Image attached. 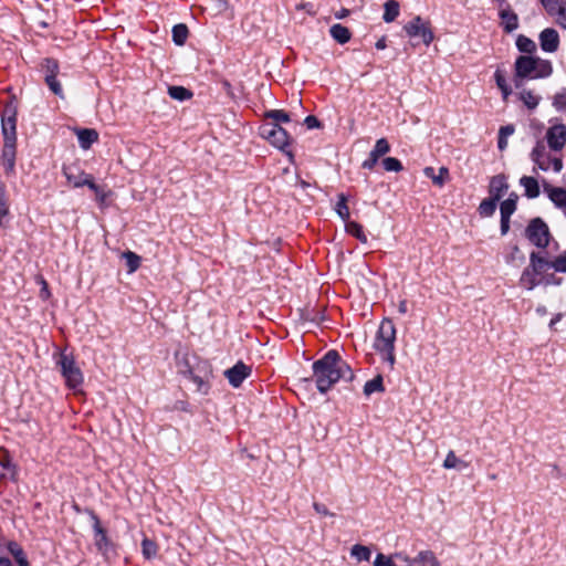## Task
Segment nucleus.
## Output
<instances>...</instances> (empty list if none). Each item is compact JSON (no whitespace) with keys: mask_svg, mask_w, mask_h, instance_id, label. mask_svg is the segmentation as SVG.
Wrapping results in <instances>:
<instances>
[{"mask_svg":"<svg viewBox=\"0 0 566 566\" xmlns=\"http://www.w3.org/2000/svg\"><path fill=\"white\" fill-rule=\"evenodd\" d=\"M396 327L390 318H384L376 333L374 349L387 361L390 368L396 363L395 356Z\"/></svg>","mask_w":566,"mask_h":566,"instance_id":"obj_3","label":"nucleus"},{"mask_svg":"<svg viewBox=\"0 0 566 566\" xmlns=\"http://www.w3.org/2000/svg\"><path fill=\"white\" fill-rule=\"evenodd\" d=\"M553 106L558 112L566 111V88H563L560 92L554 95Z\"/></svg>","mask_w":566,"mask_h":566,"instance_id":"obj_45","label":"nucleus"},{"mask_svg":"<svg viewBox=\"0 0 566 566\" xmlns=\"http://www.w3.org/2000/svg\"><path fill=\"white\" fill-rule=\"evenodd\" d=\"M514 132H515L514 126L510 124V125L501 126L500 130H499V135L504 138H507L509 136L513 135Z\"/></svg>","mask_w":566,"mask_h":566,"instance_id":"obj_56","label":"nucleus"},{"mask_svg":"<svg viewBox=\"0 0 566 566\" xmlns=\"http://www.w3.org/2000/svg\"><path fill=\"white\" fill-rule=\"evenodd\" d=\"M172 41L177 45H184L187 41L189 30L186 24L179 23L172 27Z\"/></svg>","mask_w":566,"mask_h":566,"instance_id":"obj_32","label":"nucleus"},{"mask_svg":"<svg viewBox=\"0 0 566 566\" xmlns=\"http://www.w3.org/2000/svg\"><path fill=\"white\" fill-rule=\"evenodd\" d=\"M389 151L390 145L388 140L385 137L379 138L376 142L374 148L370 150L368 158L363 161L361 168L373 170L377 165L379 158L385 156Z\"/></svg>","mask_w":566,"mask_h":566,"instance_id":"obj_11","label":"nucleus"},{"mask_svg":"<svg viewBox=\"0 0 566 566\" xmlns=\"http://www.w3.org/2000/svg\"><path fill=\"white\" fill-rule=\"evenodd\" d=\"M402 29L410 39L420 38L426 46H429L434 40L431 22L420 15L413 17Z\"/></svg>","mask_w":566,"mask_h":566,"instance_id":"obj_9","label":"nucleus"},{"mask_svg":"<svg viewBox=\"0 0 566 566\" xmlns=\"http://www.w3.org/2000/svg\"><path fill=\"white\" fill-rule=\"evenodd\" d=\"M524 235L531 244L538 249H546L552 239L548 226L539 217L530 220L525 228Z\"/></svg>","mask_w":566,"mask_h":566,"instance_id":"obj_6","label":"nucleus"},{"mask_svg":"<svg viewBox=\"0 0 566 566\" xmlns=\"http://www.w3.org/2000/svg\"><path fill=\"white\" fill-rule=\"evenodd\" d=\"M520 99L525 104V106L530 109H534L537 107L539 103V97L534 95L532 91L522 90L520 92Z\"/></svg>","mask_w":566,"mask_h":566,"instance_id":"obj_38","label":"nucleus"},{"mask_svg":"<svg viewBox=\"0 0 566 566\" xmlns=\"http://www.w3.org/2000/svg\"><path fill=\"white\" fill-rule=\"evenodd\" d=\"M142 554L146 559H153L158 554V545L156 542L145 537L142 541Z\"/></svg>","mask_w":566,"mask_h":566,"instance_id":"obj_33","label":"nucleus"},{"mask_svg":"<svg viewBox=\"0 0 566 566\" xmlns=\"http://www.w3.org/2000/svg\"><path fill=\"white\" fill-rule=\"evenodd\" d=\"M551 265L556 272L566 273V251L560 255L556 256L552 261Z\"/></svg>","mask_w":566,"mask_h":566,"instance_id":"obj_48","label":"nucleus"},{"mask_svg":"<svg viewBox=\"0 0 566 566\" xmlns=\"http://www.w3.org/2000/svg\"><path fill=\"white\" fill-rule=\"evenodd\" d=\"M270 143L277 149L282 150L284 154H286L290 158L293 157V153L289 149L291 144V137L289 133L280 125L277 129L274 132Z\"/></svg>","mask_w":566,"mask_h":566,"instance_id":"obj_15","label":"nucleus"},{"mask_svg":"<svg viewBox=\"0 0 566 566\" xmlns=\"http://www.w3.org/2000/svg\"><path fill=\"white\" fill-rule=\"evenodd\" d=\"M514 72L520 77H528L530 80L546 78L553 73L552 62L532 55H520L514 63Z\"/></svg>","mask_w":566,"mask_h":566,"instance_id":"obj_4","label":"nucleus"},{"mask_svg":"<svg viewBox=\"0 0 566 566\" xmlns=\"http://www.w3.org/2000/svg\"><path fill=\"white\" fill-rule=\"evenodd\" d=\"M264 117L266 119H272L273 123L277 125L280 123H289L291 120L290 115L283 109H271L265 112Z\"/></svg>","mask_w":566,"mask_h":566,"instance_id":"obj_37","label":"nucleus"},{"mask_svg":"<svg viewBox=\"0 0 566 566\" xmlns=\"http://www.w3.org/2000/svg\"><path fill=\"white\" fill-rule=\"evenodd\" d=\"M123 259L126 261V265L128 272H135L140 265V256L132 251H126L123 253Z\"/></svg>","mask_w":566,"mask_h":566,"instance_id":"obj_41","label":"nucleus"},{"mask_svg":"<svg viewBox=\"0 0 566 566\" xmlns=\"http://www.w3.org/2000/svg\"><path fill=\"white\" fill-rule=\"evenodd\" d=\"M56 365L60 367L67 387L75 389L82 385L83 374L72 355L66 354L65 352L60 353Z\"/></svg>","mask_w":566,"mask_h":566,"instance_id":"obj_7","label":"nucleus"},{"mask_svg":"<svg viewBox=\"0 0 566 566\" xmlns=\"http://www.w3.org/2000/svg\"><path fill=\"white\" fill-rule=\"evenodd\" d=\"M9 551L19 566H30L22 547L17 543H10Z\"/></svg>","mask_w":566,"mask_h":566,"instance_id":"obj_36","label":"nucleus"},{"mask_svg":"<svg viewBox=\"0 0 566 566\" xmlns=\"http://www.w3.org/2000/svg\"><path fill=\"white\" fill-rule=\"evenodd\" d=\"M538 41L541 49L546 53H555L560 43L559 34L553 28L544 29L538 35Z\"/></svg>","mask_w":566,"mask_h":566,"instance_id":"obj_13","label":"nucleus"},{"mask_svg":"<svg viewBox=\"0 0 566 566\" xmlns=\"http://www.w3.org/2000/svg\"><path fill=\"white\" fill-rule=\"evenodd\" d=\"M44 82L53 94L61 98L64 97L63 88L61 83L57 81V76H44Z\"/></svg>","mask_w":566,"mask_h":566,"instance_id":"obj_43","label":"nucleus"},{"mask_svg":"<svg viewBox=\"0 0 566 566\" xmlns=\"http://www.w3.org/2000/svg\"><path fill=\"white\" fill-rule=\"evenodd\" d=\"M516 260L520 261V263H523L525 260L524 254L521 252L520 248L517 245H514L512 248L511 254L507 256V263H514Z\"/></svg>","mask_w":566,"mask_h":566,"instance_id":"obj_50","label":"nucleus"},{"mask_svg":"<svg viewBox=\"0 0 566 566\" xmlns=\"http://www.w3.org/2000/svg\"><path fill=\"white\" fill-rule=\"evenodd\" d=\"M220 84H221L223 91L227 93L228 96L234 97L232 85H231V83L227 78H222L220 81Z\"/></svg>","mask_w":566,"mask_h":566,"instance_id":"obj_57","label":"nucleus"},{"mask_svg":"<svg viewBox=\"0 0 566 566\" xmlns=\"http://www.w3.org/2000/svg\"><path fill=\"white\" fill-rule=\"evenodd\" d=\"M382 166L386 171L399 172L403 169L401 161L395 157H386L382 159Z\"/></svg>","mask_w":566,"mask_h":566,"instance_id":"obj_44","label":"nucleus"},{"mask_svg":"<svg viewBox=\"0 0 566 566\" xmlns=\"http://www.w3.org/2000/svg\"><path fill=\"white\" fill-rule=\"evenodd\" d=\"M277 127L279 125L276 123H264L260 127V135L270 142Z\"/></svg>","mask_w":566,"mask_h":566,"instance_id":"obj_46","label":"nucleus"},{"mask_svg":"<svg viewBox=\"0 0 566 566\" xmlns=\"http://www.w3.org/2000/svg\"><path fill=\"white\" fill-rule=\"evenodd\" d=\"M84 186H87L94 192H101L102 187H99L98 185L95 184L94 177L92 175H90V177L85 181Z\"/></svg>","mask_w":566,"mask_h":566,"instance_id":"obj_60","label":"nucleus"},{"mask_svg":"<svg viewBox=\"0 0 566 566\" xmlns=\"http://www.w3.org/2000/svg\"><path fill=\"white\" fill-rule=\"evenodd\" d=\"M345 230L348 234L355 237L361 243H367V235L364 232L363 226L356 221H347Z\"/></svg>","mask_w":566,"mask_h":566,"instance_id":"obj_26","label":"nucleus"},{"mask_svg":"<svg viewBox=\"0 0 566 566\" xmlns=\"http://www.w3.org/2000/svg\"><path fill=\"white\" fill-rule=\"evenodd\" d=\"M350 555L355 557L357 562H368L371 556V551L367 546L355 544L350 549Z\"/></svg>","mask_w":566,"mask_h":566,"instance_id":"obj_35","label":"nucleus"},{"mask_svg":"<svg viewBox=\"0 0 566 566\" xmlns=\"http://www.w3.org/2000/svg\"><path fill=\"white\" fill-rule=\"evenodd\" d=\"M499 17L501 19V25L506 33H512L518 28V17L517 14L506 6L505 8L499 11Z\"/></svg>","mask_w":566,"mask_h":566,"instance_id":"obj_16","label":"nucleus"},{"mask_svg":"<svg viewBox=\"0 0 566 566\" xmlns=\"http://www.w3.org/2000/svg\"><path fill=\"white\" fill-rule=\"evenodd\" d=\"M168 94L171 98L180 102L190 99L193 96V93L190 90L176 85L168 87Z\"/></svg>","mask_w":566,"mask_h":566,"instance_id":"obj_31","label":"nucleus"},{"mask_svg":"<svg viewBox=\"0 0 566 566\" xmlns=\"http://www.w3.org/2000/svg\"><path fill=\"white\" fill-rule=\"evenodd\" d=\"M329 34L339 44H345L352 39L350 30L340 23L333 24Z\"/></svg>","mask_w":566,"mask_h":566,"instance_id":"obj_21","label":"nucleus"},{"mask_svg":"<svg viewBox=\"0 0 566 566\" xmlns=\"http://www.w3.org/2000/svg\"><path fill=\"white\" fill-rule=\"evenodd\" d=\"M94 544L105 560L117 556V545L108 537L106 530L102 526L98 516L92 512Z\"/></svg>","mask_w":566,"mask_h":566,"instance_id":"obj_5","label":"nucleus"},{"mask_svg":"<svg viewBox=\"0 0 566 566\" xmlns=\"http://www.w3.org/2000/svg\"><path fill=\"white\" fill-rule=\"evenodd\" d=\"M184 375L197 386L199 391L207 390L208 386L206 379L198 375L193 369L188 368L186 371H184Z\"/></svg>","mask_w":566,"mask_h":566,"instance_id":"obj_39","label":"nucleus"},{"mask_svg":"<svg viewBox=\"0 0 566 566\" xmlns=\"http://www.w3.org/2000/svg\"><path fill=\"white\" fill-rule=\"evenodd\" d=\"M509 184L506 181V177L504 175H496L491 178L490 181V198H493L496 201H500L502 196L507 191Z\"/></svg>","mask_w":566,"mask_h":566,"instance_id":"obj_17","label":"nucleus"},{"mask_svg":"<svg viewBox=\"0 0 566 566\" xmlns=\"http://www.w3.org/2000/svg\"><path fill=\"white\" fill-rule=\"evenodd\" d=\"M542 283L545 285H559L562 283V279L552 273L544 276L542 275Z\"/></svg>","mask_w":566,"mask_h":566,"instance_id":"obj_52","label":"nucleus"},{"mask_svg":"<svg viewBox=\"0 0 566 566\" xmlns=\"http://www.w3.org/2000/svg\"><path fill=\"white\" fill-rule=\"evenodd\" d=\"M516 205L513 200H504L500 205L501 217H510L515 212Z\"/></svg>","mask_w":566,"mask_h":566,"instance_id":"obj_47","label":"nucleus"},{"mask_svg":"<svg viewBox=\"0 0 566 566\" xmlns=\"http://www.w3.org/2000/svg\"><path fill=\"white\" fill-rule=\"evenodd\" d=\"M313 509L315 510L316 513L321 514V515H324V516H334V514L332 512L328 511V509L326 507V505L322 504V503H318V502H314L313 503Z\"/></svg>","mask_w":566,"mask_h":566,"instance_id":"obj_53","label":"nucleus"},{"mask_svg":"<svg viewBox=\"0 0 566 566\" xmlns=\"http://www.w3.org/2000/svg\"><path fill=\"white\" fill-rule=\"evenodd\" d=\"M531 159L537 168L543 171H547L552 168L555 172H559L563 169L562 158L552 156L543 140H537L531 153Z\"/></svg>","mask_w":566,"mask_h":566,"instance_id":"obj_8","label":"nucleus"},{"mask_svg":"<svg viewBox=\"0 0 566 566\" xmlns=\"http://www.w3.org/2000/svg\"><path fill=\"white\" fill-rule=\"evenodd\" d=\"M546 140L551 150H562L566 145V126L564 124L551 126L546 132Z\"/></svg>","mask_w":566,"mask_h":566,"instance_id":"obj_10","label":"nucleus"},{"mask_svg":"<svg viewBox=\"0 0 566 566\" xmlns=\"http://www.w3.org/2000/svg\"><path fill=\"white\" fill-rule=\"evenodd\" d=\"M17 117L18 102L12 96L3 106L1 112V129L3 135V148L1 153V163L7 176L15 174L17 156Z\"/></svg>","mask_w":566,"mask_h":566,"instance_id":"obj_2","label":"nucleus"},{"mask_svg":"<svg viewBox=\"0 0 566 566\" xmlns=\"http://www.w3.org/2000/svg\"><path fill=\"white\" fill-rule=\"evenodd\" d=\"M448 177H449V169L447 167H440L439 174L434 176V178L432 179V182L439 187H442Z\"/></svg>","mask_w":566,"mask_h":566,"instance_id":"obj_49","label":"nucleus"},{"mask_svg":"<svg viewBox=\"0 0 566 566\" xmlns=\"http://www.w3.org/2000/svg\"><path fill=\"white\" fill-rule=\"evenodd\" d=\"M84 186H87L94 192H101L102 187H99L98 185L95 184L94 177L92 175H90V177L85 181Z\"/></svg>","mask_w":566,"mask_h":566,"instance_id":"obj_59","label":"nucleus"},{"mask_svg":"<svg viewBox=\"0 0 566 566\" xmlns=\"http://www.w3.org/2000/svg\"><path fill=\"white\" fill-rule=\"evenodd\" d=\"M304 125L308 129H314V128H321L322 127V123L314 115L306 116L305 119H304Z\"/></svg>","mask_w":566,"mask_h":566,"instance_id":"obj_51","label":"nucleus"},{"mask_svg":"<svg viewBox=\"0 0 566 566\" xmlns=\"http://www.w3.org/2000/svg\"><path fill=\"white\" fill-rule=\"evenodd\" d=\"M501 234L505 235L510 230V217H501L500 224Z\"/></svg>","mask_w":566,"mask_h":566,"instance_id":"obj_58","label":"nucleus"},{"mask_svg":"<svg viewBox=\"0 0 566 566\" xmlns=\"http://www.w3.org/2000/svg\"><path fill=\"white\" fill-rule=\"evenodd\" d=\"M75 134L80 147L84 150L90 149L98 140V133L93 128H76Z\"/></svg>","mask_w":566,"mask_h":566,"instance_id":"obj_19","label":"nucleus"},{"mask_svg":"<svg viewBox=\"0 0 566 566\" xmlns=\"http://www.w3.org/2000/svg\"><path fill=\"white\" fill-rule=\"evenodd\" d=\"M502 93V97L504 101H507L509 96L512 94V88L510 85H505L502 88H500Z\"/></svg>","mask_w":566,"mask_h":566,"instance_id":"obj_62","label":"nucleus"},{"mask_svg":"<svg viewBox=\"0 0 566 566\" xmlns=\"http://www.w3.org/2000/svg\"><path fill=\"white\" fill-rule=\"evenodd\" d=\"M516 48L520 52L522 53H526V54H533L534 52H536V44L535 42L527 38L526 35L524 34H520L517 35L516 38Z\"/></svg>","mask_w":566,"mask_h":566,"instance_id":"obj_29","label":"nucleus"},{"mask_svg":"<svg viewBox=\"0 0 566 566\" xmlns=\"http://www.w3.org/2000/svg\"><path fill=\"white\" fill-rule=\"evenodd\" d=\"M494 80H495V83H496V86L499 87V90L502 88L505 85H509L507 82H506L505 75L500 70L495 71Z\"/></svg>","mask_w":566,"mask_h":566,"instance_id":"obj_54","label":"nucleus"},{"mask_svg":"<svg viewBox=\"0 0 566 566\" xmlns=\"http://www.w3.org/2000/svg\"><path fill=\"white\" fill-rule=\"evenodd\" d=\"M251 373L252 369L250 366L245 365L243 361H238L233 367L224 371V376L232 387L238 388Z\"/></svg>","mask_w":566,"mask_h":566,"instance_id":"obj_12","label":"nucleus"},{"mask_svg":"<svg viewBox=\"0 0 566 566\" xmlns=\"http://www.w3.org/2000/svg\"><path fill=\"white\" fill-rule=\"evenodd\" d=\"M542 283V275L536 272L532 271V268L527 265L520 277V285L523 286L526 290H533L537 285Z\"/></svg>","mask_w":566,"mask_h":566,"instance_id":"obj_20","label":"nucleus"},{"mask_svg":"<svg viewBox=\"0 0 566 566\" xmlns=\"http://www.w3.org/2000/svg\"><path fill=\"white\" fill-rule=\"evenodd\" d=\"M525 80H530L528 77H520L516 72H514V86L515 88H522L525 84Z\"/></svg>","mask_w":566,"mask_h":566,"instance_id":"obj_61","label":"nucleus"},{"mask_svg":"<svg viewBox=\"0 0 566 566\" xmlns=\"http://www.w3.org/2000/svg\"><path fill=\"white\" fill-rule=\"evenodd\" d=\"M507 147V138H504L499 135L497 137V148L503 151Z\"/></svg>","mask_w":566,"mask_h":566,"instance_id":"obj_64","label":"nucleus"},{"mask_svg":"<svg viewBox=\"0 0 566 566\" xmlns=\"http://www.w3.org/2000/svg\"><path fill=\"white\" fill-rule=\"evenodd\" d=\"M63 175L74 188L84 187L85 181L90 177V174L75 166H63Z\"/></svg>","mask_w":566,"mask_h":566,"instance_id":"obj_14","label":"nucleus"},{"mask_svg":"<svg viewBox=\"0 0 566 566\" xmlns=\"http://www.w3.org/2000/svg\"><path fill=\"white\" fill-rule=\"evenodd\" d=\"M313 377L317 390L326 394L338 380L353 381L355 375L350 366L337 350H328L322 358L313 363Z\"/></svg>","mask_w":566,"mask_h":566,"instance_id":"obj_1","label":"nucleus"},{"mask_svg":"<svg viewBox=\"0 0 566 566\" xmlns=\"http://www.w3.org/2000/svg\"><path fill=\"white\" fill-rule=\"evenodd\" d=\"M541 3L547 14L551 17H554L557 12L565 8L563 0H541Z\"/></svg>","mask_w":566,"mask_h":566,"instance_id":"obj_40","label":"nucleus"},{"mask_svg":"<svg viewBox=\"0 0 566 566\" xmlns=\"http://www.w3.org/2000/svg\"><path fill=\"white\" fill-rule=\"evenodd\" d=\"M520 185L524 188L525 196L530 199L537 198L539 196V186L534 177L523 176L520 179Z\"/></svg>","mask_w":566,"mask_h":566,"instance_id":"obj_23","label":"nucleus"},{"mask_svg":"<svg viewBox=\"0 0 566 566\" xmlns=\"http://www.w3.org/2000/svg\"><path fill=\"white\" fill-rule=\"evenodd\" d=\"M469 467V463L463 461V460H460L454 451H449L444 461H443V468L444 469H458V470H463V469H467Z\"/></svg>","mask_w":566,"mask_h":566,"instance_id":"obj_28","label":"nucleus"},{"mask_svg":"<svg viewBox=\"0 0 566 566\" xmlns=\"http://www.w3.org/2000/svg\"><path fill=\"white\" fill-rule=\"evenodd\" d=\"M417 560L424 566H440L439 560L431 551H421L417 556Z\"/></svg>","mask_w":566,"mask_h":566,"instance_id":"obj_42","label":"nucleus"},{"mask_svg":"<svg viewBox=\"0 0 566 566\" xmlns=\"http://www.w3.org/2000/svg\"><path fill=\"white\" fill-rule=\"evenodd\" d=\"M399 12H400V6H399V2H398V1H396V0H387V1L384 3V14H382V20H384L386 23L394 22V21L398 18Z\"/></svg>","mask_w":566,"mask_h":566,"instance_id":"obj_24","label":"nucleus"},{"mask_svg":"<svg viewBox=\"0 0 566 566\" xmlns=\"http://www.w3.org/2000/svg\"><path fill=\"white\" fill-rule=\"evenodd\" d=\"M384 379L381 375H377L373 379L368 380L364 386V394L370 396L374 392H384Z\"/></svg>","mask_w":566,"mask_h":566,"instance_id":"obj_27","label":"nucleus"},{"mask_svg":"<svg viewBox=\"0 0 566 566\" xmlns=\"http://www.w3.org/2000/svg\"><path fill=\"white\" fill-rule=\"evenodd\" d=\"M496 200L493 198H488L481 201L478 211L481 217H491L494 214L497 206Z\"/></svg>","mask_w":566,"mask_h":566,"instance_id":"obj_34","label":"nucleus"},{"mask_svg":"<svg viewBox=\"0 0 566 566\" xmlns=\"http://www.w3.org/2000/svg\"><path fill=\"white\" fill-rule=\"evenodd\" d=\"M554 17H556V23L566 30V8L557 12Z\"/></svg>","mask_w":566,"mask_h":566,"instance_id":"obj_55","label":"nucleus"},{"mask_svg":"<svg viewBox=\"0 0 566 566\" xmlns=\"http://www.w3.org/2000/svg\"><path fill=\"white\" fill-rule=\"evenodd\" d=\"M338 200L335 206V211L338 214V217L346 223L349 221L350 212L347 205L348 198L345 193H339L337 196Z\"/></svg>","mask_w":566,"mask_h":566,"instance_id":"obj_25","label":"nucleus"},{"mask_svg":"<svg viewBox=\"0 0 566 566\" xmlns=\"http://www.w3.org/2000/svg\"><path fill=\"white\" fill-rule=\"evenodd\" d=\"M543 188L553 203L566 211V189L553 187L548 182H544Z\"/></svg>","mask_w":566,"mask_h":566,"instance_id":"obj_18","label":"nucleus"},{"mask_svg":"<svg viewBox=\"0 0 566 566\" xmlns=\"http://www.w3.org/2000/svg\"><path fill=\"white\" fill-rule=\"evenodd\" d=\"M40 67L41 71L44 72V76H57L60 71L59 62L53 57L43 59L41 61Z\"/></svg>","mask_w":566,"mask_h":566,"instance_id":"obj_30","label":"nucleus"},{"mask_svg":"<svg viewBox=\"0 0 566 566\" xmlns=\"http://www.w3.org/2000/svg\"><path fill=\"white\" fill-rule=\"evenodd\" d=\"M552 261H548L546 258L542 256L539 253L533 251L530 254V266L532 268V271L538 272L541 275L544 274V272L547 269H551Z\"/></svg>","mask_w":566,"mask_h":566,"instance_id":"obj_22","label":"nucleus"},{"mask_svg":"<svg viewBox=\"0 0 566 566\" xmlns=\"http://www.w3.org/2000/svg\"><path fill=\"white\" fill-rule=\"evenodd\" d=\"M95 195H96L97 202L99 205H104L106 197H107V193L104 191V189L101 188V192H95Z\"/></svg>","mask_w":566,"mask_h":566,"instance_id":"obj_63","label":"nucleus"}]
</instances>
